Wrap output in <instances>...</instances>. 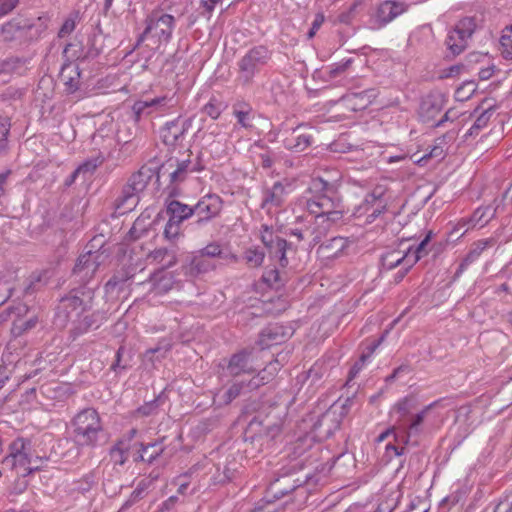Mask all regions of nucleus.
<instances>
[{
    "instance_id": "49530a36",
    "label": "nucleus",
    "mask_w": 512,
    "mask_h": 512,
    "mask_svg": "<svg viewBox=\"0 0 512 512\" xmlns=\"http://www.w3.org/2000/svg\"><path fill=\"white\" fill-rule=\"evenodd\" d=\"M265 258L264 251L259 247H250L244 252V260L249 267L256 268L262 265Z\"/></svg>"
},
{
    "instance_id": "c756f323",
    "label": "nucleus",
    "mask_w": 512,
    "mask_h": 512,
    "mask_svg": "<svg viewBox=\"0 0 512 512\" xmlns=\"http://www.w3.org/2000/svg\"><path fill=\"white\" fill-rule=\"evenodd\" d=\"M433 231L429 230L425 237L420 241V243L416 247H409L407 249L408 259L407 264L408 267H413L419 260L426 257L431 251L430 242L433 237Z\"/></svg>"
},
{
    "instance_id": "c85d7f7f",
    "label": "nucleus",
    "mask_w": 512,
    "mask_h": 512,
    "mask_svg": "<svg viewBox=\"0 0 512 512\" xmlns=\"http://www.w3.org/2000/svg\"><path fill=\"white\" fill-rule=\"evenodd\" d=\"M285 196V186L281 182H276L270 189L265 191L261 206L263 209L268 210L280 207L285 200Z\"/></svg>"
},
{
    "instance_id": "2eb2a0df",
    "label": "nucleus",
    "mask_w": 512,
    "mask_h": 512,
    "mask_svg": "<svg viewBox=\"0 0 512 512\" xmlns=\"http://www.w3.org/2000/svg\"><path fill=\"white\" fill-rule=\"evenodd\" d=\"M255 359L254 349H242L229 358L226 370L233 377L241 374H251L257 369Z\"/></svg>"
},
{
    "instance_id": "423d86ee",
    "label": "nucleus",
    "mask_w": 512,
    "mask_h": 512,
    "mask_svg": "<svg viewBox=\"0 0 512 512\" xmlns=\"http://www.w3.org/2000/svg\"><path fill=\"white\" fill-rule=\"evenodd\" d=\"M271 52L267 47L259 45L249 49L238 61L239 79L244 84H250L262 68L269 62Z\"/></svg>"
},
{
    "instance_id": "39448f33",
    "label": "nucleus",
    "mask_w": 512,
    "mask_h": 512,
    "mask_svg": "<svg viewBox=\"0 0 512 512\" xmlns=\"http://www.w3.org/2000/svg\"><path fill=\"white\" fill-rule=\"evenodd\" d=\"M175 27L176 19L173 15L163 10H153L145 19V29L139 36L136 46L145 39L152 40L157 46L167 44L172 39Z\"/></svg>"
},
{
    "instance_id": "774afa93",
    "label": "nucleus",
    "mask_w": 512,
    "mask_h": 512,
    "mask_svg": "<svg viewBox=\"0 0 512 512\" xmlns=\"http://www.w3.org/2000/svg\"><path fill=\"white\" fill-rule=\"evenodd\" d=\"M75 29V21L73 19H66L62 24L58 36L64 38L68 36Z\"/></svg>"
},
{
    "instance_id": "8fccbe9b",
    "label": "nucleus",
    "mask_w": 512,
    "mask_h": 512,
    "mask_svg": "<svg viewBox=\"0 0 512 512\" xmlns=\"http://www.w3.org/2000/svg\"><path fill=\"white\" fill-rule=\"evenodd\" d=\"M384 337H381L380 340L368 347V352L363 353L360 357V359L355 362V364L351 367L349 372L348 381L352 380L356 375L361 371L363 368L365 362L371 357V355L374 353L375 349L378 347L379 343L383 340Z\"/></svg>"
},
{
    "instance_id": "338daca9",
    "label": "nucleus",
    "mask_w": 512,
    "mask_h": 512,
    "mask_svg": "<svg viewBox=\"0 0 512 512\" xmlns=\"http://www.w3.org/2000/svg\"><path fill=\"white\" fill-rule=\"evenodd\" d=\"M351 62H352L351 59H347L343 62H339V63H335V64L331 65L330 75L332 77H336L337 75L341 74L348 68V66L351 64Z\"/></svg>"
},
{
    "instance_id": "6e6552de",
    "label": "nucleus",
    "mask_w": 512,
    "mask_h": 512,
    "mask_svg": "<svg viewBox=\"0 0 512 512\" xmlns=\"http://www.w3.org/2000/svg\"><path fill=\"white\" fill-rule=\"evenodd\" d=\"M2 40L6 43L23 44L37 37V29L31 20L15 17L0 29Z\"/></svg>"
},
{
    "instance_id": "4c0bfd02",
    "label": "nucleus",
    "mask_w": 512,
    "mask_h": 512,
    "mask_svg": "<svg viewBox=\"0 0 512 512\" xmlns=\"http://www.w3.org/2000/svg\"><path fill=\"white\" fill-rule=\"evenodd\" d=\"M243 392H245V381L234 382L223 393L218 392L214 397V401L218 399L219 405H228Z\"/></svg>"
},
{
    "instance_id": "6ab92c4d",
    "label": "nucleus",
    "mask_w": 512,
    "mask_h": 512,
    "mask_svg": "<svg viewBox=\"0 0 512 512\" xmlns=\"http://www.w3.org/2000/svg\"><path fill=\"white\" fill-rule=\"evenodd\" d=\"M25 441L16 439L10 444L9 455L4 459V464L12 468H23L24 471H31L27 465L30 463L28 453L25 450Z\"/></svg>"
},
{
    "instance_id": "2f4dec72",
    "label": "nucleus",
    "mask_w": 512,
    "mask_h": 512,
    "mask_svg": "<svg viewBox=\"0 0 512 512\" xmlns=\"http://www.w3.org/2000/svg\"><path fill=\"white\" fill-rule=\"evenodd\" d=\"M313 142V137L309 133H298V129L284 140V146L288 150L302 152Z\"/></svg>"
},
{
    "instance_id": "bb28decb",
    "label": "nucleus",
    "mask_w": 512,
    "mask_h": 512,
    "mask_svg": "<svg viewBox=\"0 0 512 512\" xmlns=\"http://www.w3.org/2000/svg\"><path fill=\"white\" fill-rule=\"evenodd\" d=\"M81 72L79 66L75 63H67L62 66L60 79L65 86L67 93H74L80 86Z\"/></svg>"
},
{
    "instance_id": "4d7b16f0",
    "label": "nucleus",
    "mask_w": 512,
    "mask_h": 512,
    "mask_svg": "<svg viewBox=\"0 0 512 512\" xmlns=\"http://www.w3.org/2000/svg\"><path fill=\"white\" fill-rule=\"evenodd\" d=\"M101 163L102 160L100 158H94L84 162L77 169L78 172L83 175V178H85L86 175H91Z\"/></svg>"
},
{
    "instance_id": "4be33fe9",
    "label": "nucleus",
    "mask_w": 512,
    "mask_h": 512,
    "mask_svg": "<svg viewBox=\"0 0 512 512\" xmlns=\"http://www.w3.org/2000/svg\"><path fill=\"white\" fill-rule=\"evenodd\" d=\"M131 445L128 440L119 439L109 450V461L106 466H112V469L119 474L128 460Z\"/></svg>"
},
{
    "instance_id": "cd10ccee",
    "label": "nucleus",
    "mask_w": 512,
    "mask_h": 512,
    "mask_svg": "<svg viewBox=\"0 0 512 512\" xmlns=\"http://www.w3.org/2000/svg\"><path fill=\"white\" fill-rule=\"evenodd\" d=\"M98 481V474L95 470H91L85 475H83L80 479L73 481L69 485V494L73 498H77L79 495L85 496L96 484Z\"/></svg>"
},
{
    "instance_id": "a18cd8bd",
    "label": "nucleus",
    "mask_w": 512,
    "mask_h": 512,
    "mask_svg": "<svg viewBox=\"0 0 512 512\" xmlns=\"http://www.w3.org/2000/svg\"><path fill=\"white\" fill-rule=\"evenodd\" d=\"M496 209L491 206L480 207L475 210L471 217V221H473V226L479 224L481 227L486 225L490 219H492L495 215Z\"/></svg>"
},
{
    "instance_id": "1a4fd4ad",
    "label": "nucleus",
    "mask_w": 512,
    "mask_h": 512,
    "mask_svg": "<svg viewBox=\"0 0 512 512\" xmlns=\"http://www.w3.org/2000/svg\"><path fill=\"white\" fill-rule=\"evenodd\" d=\"M477 27L474 17H464L460 19L455 27L448 32L445 44L453 56L461 54L468 46Z\"/></svg>"
},
{
    "instance_id": "9b49d317",
    "label": "nucleus",
    "mask_w": 512,
    "mask_h": 512,
    "mask_svg": "<svg viewBox=\"0 0 512 512\" xmlns=\"http://www.w3.org/2000/svg\"><path fill=\"white\" fill-rule=\"evenodd\" d=\"M223 208V201L217 194H206L202 196L193 206L195 224L202 227L219 216Z\"/></svg>"
},
{
    "instance_id": "58836bf2",
    "label": "nucleus",
    "mask_w": 512,
    "mask_h": 512,
    "mask_svg": "<svg viewBox=\"0 0 512 512\" xmlns=\"http://www.w3.org/2000/svg\"><path fill=\"white\" fill-rule=\"evenodd\" d=\"M408 258L407 252L402 254L400 251L392 250L382 255L381 265L386 270H392L398 266L406 265Z\"/></svg>"
},
{
    "instance_id": "052dcab7",
    "label": "nucleus",
    "mask_w": 512,
    "mask_h": 512,
    "mask_svg": "<svg viewBox=\"0 0 512 512\" xmlns=\"http://www.w3.org/2000/svg\"><path fill=\"white\" fill-rule=\"evenodd\" d=\"M60 386L57 383H45L40 387V393L49 399H55L57 397Z\"/></svg>"
},
{
    "instance_id": "f257e3e1",
    "label": "nucleus",
    "mask_w": 512,
    "mask_h": 512,
    "mask_svg": "<svg viewBox=\"0 0 512 512\" xmlns=\"http://www.w3.org/2000/svg\"><path fill=\"white\" fill-rule=\"evenodd\" d=\"M298 206L313 216L305 229H294L292 235L316 245L344 216V205L337 180L312 178L298 199Z\"/></svg>"
},
{
    "instance_id": "bf43d9fd",
    "label": "nucleus",
    "mask_w": 512,
    "mask_h": 512,
    "mask_svg": "<svg viewBox=\"0 0 512 512\" xmlns=\"http://www.w3.org/2000/svg\"><path fill=\"white\" fill-rule=\"evenodd\" d=\"M441 108H442V100L434 98L432 96L425 99L422 103V109L427 110V111L431 110L432 115L434 113L439 112L441 110Z\"/></svg>"
},
{
    "instance_id": "79ce46f5",
    "label": "nucleus",
    "mask_w": 512,
    "mask_h": 512,
    "mask_svg": "<svg viewBox=\"0 0 512 512\" xmlns=\"http://www.w3.org/2000/svg\"><path fill=\"white\" fill-rule=\"evenodd\" d=\"M134 273L128 270H121L116 272L106 283L105 289L107 292H114L115 290H122L125 282L131 279Z\"/></svg>"
},
{
    "instance_id": "e2e57ef3",
    "label": "nucleus",
    "mask_w": 512,
    "mask_h": 512,
    "mask_svg": "<svg viewBox=\"0 0 512 512\" xmlns=\"http://www.w3.org/2000/svg\"><path fill=\"white\" fill-rule=\"evenodd\" d=\"M282 238L278 235H274L273 232L268 228L265 227L264 230L261 233V241L263 242L264 246L269 249L276 240H281Z\"/></svg>"
},
{
    "instance_id": "f704fd0d",
    "label": "nucleus",
    "mask_w": 512,
    "mask_h": 512,
    "mask_svg": "<svg viewBox=\"0 0 512 512\" xmlns=\"http://www.w3.org/2000/svg\"><path fill=\"white\" fill-rule=\"evenodd\" d=\"M204 257L208 258H219L230 262H237L238 257L230 252L224 251L222 246L218 242H211L205 247L198 251Z\"/></svg>"
},
{
    "instance_id": "393cba45",
    "label": "nucleus",
    "mask_w": 512,
    "mask_h": 512,
    "mask_svg": "<svg viewBox=\"0 0 512 512\" xmlns=\"http://www.w3.org/2000/svg\"><path fill=\"white\" fill-rule=\"evenodd\" d=\"M215 268L216 265L211 260L198 252L187 265L183 266V272L187 277L196 278L214 270Z\"/></svg>"
},
{
    "instance_id": "c03bdc74",
    "label": "nucleus",
    "mask_w": 512,
    "mask_h": 512,
    "mask_svg": "<svg viewBox=\"0 0 512 512\" xmlns=\"http://www.w3.org/2000/svg\"><path fill=\"white\" fill-rule=\"evenodd\" d=\"M292 335L290 328H285L280 325H274L268 327L262 332V336L267 337L269 340L274 343H280L285 339L289 338Z\"/></svg>"
},
{
    "instance_id": "09e8293b",
    "label": "nucleus",
    "mask_w": 512,
    "mask_h": 512,
    "mask_svg": "<svg viewBox=\"0 0 512 512\" xmlns=\"http://www.w3.org/2000/svg\"><path fill=\"white\" fill-rule=\"evenodd\" d=\"M125 353V347L120 346L116 352L115 360L111 365V370L114 371L115 373H122L131 366V357L129 355L125 357Z\"/></svg>"
},
{
    "instance_id": "a211bd4d",
    "label": "nucleus",
    "mask_w": 512,
    "mask_h": 512,
    "mask_svg": "<svg viewBox=\"0 0 512 512\" xmlns=\"http://www.w3.org/2000/svg\"><path fill=\"white\" fill-rule=\"evenodd\" d=\"M293 474H286L276 478L268 487V494L275 499H281L302 486L303 481L294 478Z\"/></svg>"
},
{
    "instance_id": "9d476101",
    "label": "nucleus",
    "mask_w": 512,
    "mask_h": 512,
    "mask_svg": "<svg viewBox=\"0 0 512 512\" xmlns=\"http://www.w3.org/2000/svg\"><path fill=\"white\" fill-rule=\"evenodd\" d=\"M29 314V307L24 303H18L6 310V316L1 314L0 319L2 321H6L8 317L13 315L14 319L11 327V334L13 337H20L24 333L34 329L38 323V317L35 314H31L27 319H23Z\"/></svg>"
},
{
    "instance_id": "680f3d73",
    "label": "nucleus",
    "mask_w": 512,
    "mask_h": 512,
    "mask_svg": "<svg viewBox=\"0 0 512 512\" xmlns=\"http://www.w3.org/2000/svg\"><path fill=\"white\" fill-rule=\"evenodd\" d=\"M158 409V400L154 399L152 401L146 402L144 405L140 406L136 413L141 416H150L156 413Z\"/></svg>"
},
{
    "instance_id": "f03ea898",
    "label": "nucleus",
    "mask_w": 512,
    "mask_h": 512,
    "mask_svg": "<svg viewBox=\"0 0 512 512\" xmlns=\"http://www.w3.org/2000/svg\"><path fill=\"white\" fill-rule=\"evenodd\" d=\"M437 404L438 401H434L417 410V400L413 396H405L393 405L392 412L396 415L395 424L405 434V443L424 433L428 415Z\"/></svg>"
},
{
    "instance_id": "a878e982",
    "label": "nucleus",
    "mask_w": 512,
    "mask_h": 512,
    "mask_svg": "<svg viewBox=\"0 0 512 512\" xmlns=\"http://www.w3.org/2000/svg\"><path fill=\"white\" fill-rule=\"evenodd\" d=\"M374 96L372 90H365L361 92H351L341 98L344 106L351 111H361L367 108Z\"/></svg>"
},
{
    "instance_id": "0e129e2a",
    "label": "nucleus",
    "mask_w": 512,
    "mask_h": 512,
    "mask_svg": "<svg viewBox=\"0 0 512 512\" xmlns=\"http://www.w3.org/2000/svg\"><path fill=\"white\" fill-rule=\"evenodd\" d=\"M411 371L410 367L408 365H400L396 369L393 370V372L388 375L385 379L387 383H391L395 381L397 378H399L402 374H408Z\"/></svg>"
},
{
    "instance_id": "de8ad7c7",
    "label": "nucleus",
    "mask_w": 512,
    "mask_h": 512,
    "mask_svg": "<svg viewBox=\"0 0 512 512\" xmlns=\"http://www.w3.org/2000/svg\"><path fill=\"white\" fill-rule=\"evenodd\" d=\"M500 51L503 58L512 60V25L502 31L500 37Z\"/></svg>"
},
{
    "instance_id": "7ed1b4c3",
    "label": "nucleus",
    "mask_w": 512,
    "mask_h": 512,
    "mask_svg": "<svg viewBox=\"0 0 512 512\" xmlns=\"http://www.w3.org/2000/svg\"><path fill=\"white\" fill-rule=\"evenodd\" d=\"M156 167L143 165L133 173L123 187L121 195L115 200V208L120 214L132 211L139 201V194L143 192L153 178L159 180Z\"/></svg>"
},
{
    "instance_id": "a19ab883",
    "label": "nucleus",
    "mask_w": 512,
    "mask_h": 512,
    "mask_svg": "<svg viewBox=\"0 0 512 512\" xmlns=\"http://www.w3.org/2000/svg\"><path fill=\"white\" fill-rule=\"evenodd\" d=\"M152 480L148 478L141 479L135 489L130 494L129 498L123 504V508H129L141 499H143L149 491V488L152 485Z\"/></svg>"
},
{
    "instance_id": "ea45409f",
    "label": "nucleus",
    "mask_w": 512,
    "mask_h": 512,
    "mask_svg": "<svg viewBox=\"0 0 512 512\" xmlns=\"http://www.w3.org/2000/svg\"><path fill=\"white\" fill-rule=\"evenodd\" d=\"M291 244H289L285 239L276 240L274 245H272L268 250L269 256L272 259H275L279 262V265L282 268H285L289 261L286 256L287 250L290 249Z\"/></svg>"
},
{
    "instance_id": "e433bc0d",
    "label": "nucleus",
    "mask_w": 512,
    "mask_h": 512,
    "mask_svg": "<svg viewBox=\"0 0 512 512\" xmlns=\"http://www.w3.org/2000/svg\"><path fill=\"white\" fill-rule=\"evenodd\" d=\"M27 70V59L10 57L0 64V74L22 75Z\"/></svg>"
},
{
    "instance_id": "f3484780",
    "label": "nucleus",
    "mask_w": 512,
    "mask_h": 512,
    "mask_svg": "<svg viewBox=\"0 0 512 512\" xmlns=\"http://www.w3.org/2000/svg\"><path fill=\"white\" fill-rule=\"evenodd\" d=\"M103 253L88 251L79 256L74 266L73 273L79 280L88 282L101 264Z\"/></svg>"
},
{
    "instance_id": "3c124183",
    "label": "nucleus",
    "mask_w": 512,
    "mask_h": 512,
    "mask_svg": "<svg viewBox=\"0 0 512 512\" xmlns=\"http://www.w3.org/2000/svg\"><path fill=\"white\" fill-rule=\"evenodd\" d=\"M280 368H281V364H280L279 360L275 359V360L269 362V364L264 369L259 371L257 376L263 382L264 385L268 384L269 382H271L274 379V377L276 376V374L278 373Z\"/></svg>"
},
{
    "instance_id": "4468645a",
    "label": "nucleus",
    "mask_w": 512,
    "mask_h": 512,
    "mask_svg": "<svg viewBox=\"0 0 512 512\" xmlns=\"http://www.w3.org/2000/svg\"><path fill=\"white\" fill-rule=\"evenodd\" d=\"M172 102L173 99L167 96L138 100L132 106L133 118L135 121H139L154 113L163 114L173 106Z\"/></svg>"
},
{
    "instance_id": "72a5a7b5",
    "label": "nucleus",
    "mask_w": 512,
    "mask_h": 512,
    "mask_svg": "<svg viewBox=\"0 0 512 512\" xmlns=\"http://www.w3.org/2000/svg\"><path fill=\"white\" fill-rule=\"evenodd\" d=\"M479 110H481L480 114L474 121L471 128L466 133L467 136H477L481 130H483L489 123L491 117L493 116L495 109L492 105H489L487 107L479 106L475 109V113H478Z\"/></svg>"
},
{
    "instance_id": "f8f14e48",
    "label": "nucleus",
    "mask_w": 512,
    "mask_h": 512,
    "mask_svg": "<svg viewBox=\"0 0 512 512\" xmlns=\"http://www.w3.org/2000/svg\"><path fill=\"white\" fill-rule=\"evenodd\" d=\"M386 187L377 185L368 193L363 202L356 209L355 214L361 216L366 214L367 221L372 222L378 218L387 207V200L385 199Z\"/></svg>"
},
{
    "instance_id": "dca6fc26",
    "label": "nucleus",
    "mask_w": 512,
    "mask_h": 512,
    "mask_svg": "<svg viewBox=\"0 0 512 512\" xmlns=\"http://www.w3.org/2000/svg\"><path fill=\"white\" fill-rule=\"evenodd\" d=\"M191 125V119H181L180 117L167 122L160 130L162 141L169 147H176L182 143Z\"/></svg>"
},
{
    "instance_id": "c9c22d12",
    "label": "nucleus",
    "mask_w": 512,
    "mask_h": 512,
    "mask_svg": "<svg viewBox=\"0 0 512 512\" xmlns=\"http://www.w3.org/2000/svg\"><path fill=\"white\" fill-rule=\"evenodd\" d=\"M164 452V447L161 442H153L148 444H141L139 455L135 459L152 463L154 462L162 453Z\"/></svg>"
},
{
    "instance_id": "473e14b6",
    "label": "nucleus",
    "mask_w": 512,
    "mask_h": 512,
    "mask_svg": "<svg viewBox=\"0 0 512 512\" xmlns=\"http://www.w3.org/2000/svg\"><path fill=\"white\" fill-rule=\"evenodd\" d=\"M348 246V241L343 237H333L321 244L318 252L325 258L338 257L342 251Z\"/></svg>"
},
{
    "instance_id": "6e6d98bb",
    "label": "nucleus",
    "mask_w": 512,
    "mask_h": 512,
    "mask_svg": "<svg viewBox=\"0 0 512 512\" xmlns=\"http://www.w3.org/2000/svg\"><path fill=\"white\" fill-rule=\"evenodd\" d=\"M262 280L269 286L277 285L281 282L279 270L276 267H266L262 275Z\"/></svg>"
},
{
    "instance_id": "7c9ffc66",
    "label": "nucleus",
    "mask_w": 512,
    "mask_h": 512,
    "mask_svg": "<svg viewBox=\"0 0 512 512\" xmlns=\"http://www.w3.org/2000/svg\"><path fill=\"white\" fill-rule=\"evenodd\" d=\"M166 213L172 220L183 223L185 220L194 216L193 206L183 204L177 200H171L166 205Z\"/></svg>"
},
{
    "instance_id": "864d4df0",
    "label": "nucleus",
    "mask_w": 512,
    "mask_h": 512,
    "mask_svg": "<svg viewBox=\"0 0 512 512\" xmlns=\"http://www.w3.org/2000/svg\"><path fill=\"white\" fill-rule=\"evenodd\" d=\"M451 139L452 136L449 135H443L441 137H438L435 140V145L432 147L428 156L430 158L443 159L445 156V147L448 144V142L451 141Z\"/></svg>"
},
{
    "instance_id": "aec40b11",
    "label": "nucleus",
    "mask_w": 512,
    "mask_h": 512,
    "mask_svg": "<svg viewBox=\"0 0 512 512\" xmlns=\"http://www.w3.org/2000/svg\"><path fill=\"white\" fill-rule=\"evenodd\" d=\"M147 260L154 264H159V269H169L178 262V247L171 244L168 247L155 248L147 255Z\"/></svg>"
},
{
    "instance_id": "69168bd1",
    "label": "nucleus",
    "mask_w": 512,
    "mask_h": 512,
    "mask_svg": "<svg viewBox=\"0 0 512 512\" xmlns=\"http://www.w3.org/2000/svg\"><path fill=\"white\" fill-rule=\"evenodd\" d=\"M19 3V0H0V18L10 13Z\"/></svg>"
},
{
    "instance_id": "0eeeda50",
    "label": "nucleus",
    "mask_w": 512,
    "mask_h": 512,
    "mask_svg": "<svg viewBox=\"0 0 512 512\" xmlns=\"http://www.w3.org/2000/svg\"><path fill=\"white\" fill-rule=\"evenodd\" d=\"M410 4L400 0H383L376 5L369 17V27L380 30L406 13Z\"/></svg>"
},
{
    "instance_id": "13d9d810",
    "label": "nucleus",
    "mask_w": 512,
    "mask_h": 512,
    "mask_svg": "<svg viewBox=\"0 0 512 512\" xmlns=\"http://www.w3.org/2000/svg\"><path fill=\"white\" fill-rule=\"evenodd\" d=\"M204 112L212 119H217L222 112V105L212 99L204 106Z\"/></svg>"
},
{
    "instance_id": "20e7f679",
    "label": "nucleus",
    "mask_w": 512,
    "mask_h": 512,
    "mask_svg": "<svg viewBox=\"0 0 512 512\" xmlns=\"http://www.w3.org/2000/svg\"><path fill=\"white\" fill-rule=\"evenodd\" d=\"M75 441L81 446L95 447L104 437V429L94 408L80 411L72 420Z\"/></svg>"
},
{
    "instance_id": "5fc2aeb1",
    "label": "nucleus",
    "mask_w": 512,
    "mask_h": 512,
    "mask_svg": "<svg viewBox=\"0 0 512 512\" xmlns=\"http://www.w3.org/2000/svg\"><path fill=\"white\" fill-rule=\"evenodd\" d=\"M10 121L6 117H0V152L8 147V134L10 131Z\"/></svg>"
},
{
    "instance_id": "37998d69",
    "label": "nucleus",
    "mask_w": 512,
    "mask_h": 512,
    "mask_svg": "<svg viewBox=\"0 0 512 512\" xmlns=\"http://www.w3.org/2000/svg\"><path fill=\"white\" fill-rule=\"evenodd\" d=\"M493 244V239H482L475 242L470 251L468 252V254L464 258V265L472 264L480 257V255L486 248L491 247Z\"/></svg>"
},
{
    "instance_id": "412c9836",
    "label": "nucleus",
    "mask_w": 512,
    "mask_h": 512,
    "mask_svg": "<svg viewBox=\"0 0 512 512\" xmlns=\"http://www.w3.org/2000/svg\"><path fill=\"white\" fill-rule=\"evenodd\" d=\"M190 157L191 155L189 154L187 159L176 160V169L169 175L172 184L180 183L184 181L190 173L203 169L198 157L195 159H191Z\"/></svg>"
},
{
    "instance_id": "b1692460",
    "label": "nucleus",
    "mask_w": 512,
    "mask_h": 512,
    "mask_svg": "<svg viewBox=\"0 0 512 512\" xmlns=\"http://www.w3.org/2000/svg\"><path fill=\"white\" fill-rule=\"evenodd\" d=\"M107 319L106 313L103 311H96L90 315H85L82 319L78 320L71 333L74 337L82 335L91 329L99 328Z\"/></svg>"
},
{
    "instance_id": "5701e85b",
    "label": "nucleus",
    "mask_w": 512,
    "mask_h": 512,
    "mask_svg": "<svg viewBox=\"0 0 512 512\" xmlns=\"http://www.w3.org/2000/svg\"><path fill=\"white\" fill-rule=\"evenodd\" d=\"M168 269H158L150 274L148 283L151 285L150 291L156 294H164L172 289L174 285V276Z\"/></svg>"
},
{
    "instance_id": "603ef678",
    "label": "nucleus",
    "mask_w": 512,
    "mask_h": 512,
    "mask_svg": "<svg viewBox=\"0 0 512 512\" xmlns=\"http://www.w3.org/2000/svg\"><path fill=\"white\" fill-rule=\"evenodd\" d=\"M181 224L182 223H178L176 220L168 218V221L164 227L163 237L171 244H175V241L180 237Z\"/></svg>"
},
{
    "instance_id": "ddd939ff",
    "label": "nucleus",
    "mask_w": 512,
    "mask_h": 512,
    "mask_svg": "<svg viewBox=\"0 0 512 512\" xmlns=\"http://www.w3.org/2000/svg\"><path fill=\"white\" fill-rule=\"evenodd\" d=\"M94 287L83 286L78 289H73L70 294L61 300L59 309L63 310L69 318L70 310L75 311L81 308V311L90 309L94 300Z\"/></svg>"
}]
</instances>
